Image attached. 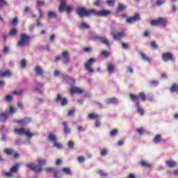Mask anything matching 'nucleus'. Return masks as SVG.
I'll return each mask as SVG.
<instances>
[{
    "mask_svg": "<svg viewBox=\"0 0 178 178\" xmlns=\"http://www.w3.org/2000/svg\"><path fill=\"white\" fill-rule=\"evenodd\" d=\"M76 13L80 16V17H84V16H108V15H111V11L109 10H101L99 12H97L95 9L87 10L84 8H79L76 10Z\"/></svg>",
    "mask_w": 178,
    "mask_h": 178,
    "instance_id": "obj_1",
    "label": "nucleus"
},
{
    "mask_svg": "<svg viewBox=\"0 0 178 178\" xmlns=\"http://www.w3.org/2000/svg\"><path fill=\"white\" fill-rule=\"evenodd\" d=\"M29 41H30V37L29 35H25V34H22L21 39L17 42V46L18 47H26V46L29 45Z\"/></svg>",
    "mask_w": 178,
    "mask_h": 178,
    "instance_id": "obj_2",
    "label": "nucleus"
},
{
    "mask_svg": "<svg viewBox=\"0 0 178 178\" xmlns=\"http://www.w3.org/2000/svg\"><path fill=\"white\" fill-rule=\"evenodd\" d=\"M167 23H168V21L166 20V19L162 18V17L150 21V24L152 26H158L159 24L161 26H165L166 25Z\"/></svg>",
    "mask_w": 178,
    "mask_h": 178,
    "instance_id": "obj_3",
    "label": "nucleus"
},
{
    "mask_svg": "<svg viewBox=\"0 0 178 178\" xmlns=\"http://www.w3.org/2000/svg\"><path fill=\"white\" fill-rule=\"evenodd\" d=\"M19 168H20V164H15L10 169L9 172H4L5 176L7 177H12V176H13V173H16V172L19 170Z\"/></svg>",
    "mask_w": 178,
    "mask_h": 178,
    "instance_id": "obj_4",
    "label": "nucleus"
},
{
    "mask_svg": "<svg viewBox=\"0 0 178 178\" xmlns=\"http://www.w3.org/2000/svg\"><path fill=\"white\" fill-rule=\"evenodd\" d=\"M15 133L16 134H25L26 137H33V134L30 132V130L24 129V128L15 129Z\"/></svg>",
    "mask_w": 178,
    "mask_h": 178,
    "instance_id": "obj_5",
    "label": "nucleus"
},
{
    "mask_svg": "<svg viewBox=\"0 0 178 178\" xmlns=\"http://www.w3.org/2000/svg\"><path fill=\"white\" fill-rule=\"evenodd\" d=\"M93 63H95V58H90L88 61L85 63V67L89 73H92L94 72V70L91 68V66H92Z\"/></svg>",
    "mask_w": 178,
    "mask_h": 178,
    "instance_id": "obj_6",
    "label": "nucleus"
},
{
    "mask_svg": "<svg viewBox=\"0 0 178 178\" xmlns=\"http://www.w3.org/2000/svg\"><path fill=\"white\" fill-rule=\"evenodd\" d=\"M26 168L29 169H31L34 172H36V173H38V172H41L42 170V168L40 165H37L35 164H26Z\"/></svg>",
    "mask_w": 178,
    "mask_h": 178,
    "instance_id": "obj_7",
    "label": "nucleus"
},
{
    "mask_svg": "<svg viewBox=\"0 0 178 178\" xmlns=\"http://www.w3.org/2000/svg\"><path fill=\"white\" fill-rule=\"evenodd\" d=\"M137 20H140V15L135 14L134 17L127 19V23L131 24V23H134V22H137Z\"/></svg>",
    "mask_w": 178,
    "mask_h": 178,
    "instance_id": "obj_8",
    "label": "nucleus"
},
{
    "mask_svg": "<svg viewBox=\"0 0 178 178\" xmlns=\"http://www.w3.org/2000/svg\"><path fill=\"white\" fill-rule=\"evenodd\" d=\"M83 91L80 88L74 87L70 89L71 95H74V94H83Z\"/></svg>",
    "mask_w": 178,
    "mask_h": 178,
    "instance_id": "obj_9",
    "label": "nucleus"
},
{
    "mask_svg": "<svg viewBox=\"0 0 178 178\" xmlns=\"http://www.w3.org/2000/svg\"><path fill=\"white\" fill-rule=\"evenodd\" d=\"M111 35H113L114 40H121V38H123V37H124V32H120L118 34H115L113 33V31H111Z\"/></svg>",
    "mask_w": 178,
    "mask_h": 178,
    "instance_id": "obj_10",
    "label": "nucleus"
},
{
    "mask_svg": "<svg viewBox=\"0 0 178 178\" xmlns=\"http://www.w3.org/2000/svg\"><path fill=\"white\" fill-rule=\"evenodd\" d=\"M173 59V56L170 53H165L163 54V60L164 62H168V60H172Z\"/></svg>",
    "mask_w": 178,
    "mask_h": 178,
    "instance_id": "obj_11",
    "label": "nucleus"
},
{
    "mask_svg": "<svg viewBox=\"0 0 178 178\" xmlns=\"http://www.w3.org/2000/svg\"><path fill=\"white\" fill-rule=\"evenodd\" d=\"M56 101H61V105H63V106L67 104V99H66V98L62 99V96H60V95H57Z\"/></svg>",
    "mask_w": 178,
    "mask_h": 178,
    "instance_id": "obj_12",
    "label": "nucleus"
},
{
    "mask_svg": "<svg viewBox=\"0 0 178 178\" xmlns=\"http://www.w3.org/2000/svg\"><path fill=\"white\" fill-rule=\"evenodd\" d=\"M66 9V1L65 0H60V5L59 6V12L62 13L63 10Z\"/></svg>",
    "mask_w": 178,
    "mask_h": 178,
    "instance_id": "obj_13",
    "label": "nucleus"
},
{
    "mask_svg": "<svg viewBox=\"0 0 178 178\" xmlns=\"http://www.w3.org/2000/svg\"><path fill=\"white\" fill-rule=\"evenodd\" d=\"M165 163L167 166H169V168H175L177 165L176 161H165Z\"/></svg>",
    "mask_w": 178,
    "mask_h": 178,
    "instance_id": "obj_14",
    "label": "nucleus"
},
{
    "mask_svg": "<svg viewBox=\"0 0 178 178\" xmlns=\"http://www.w3.org/2000/svg\"><path fill=\"white\" fill-rule=\"evenodd\" d=\"M46 172H47V173H49V172H52V173H54V178H59V176L58 175V174L55 173V169L52 168H46Z\"/></svg>",
    "mask_w": 178,
    "mask_h": 178,
    "instance_id": "obj_15",
    "label": "nucleus"
},
{
    "mask_svg": "<svg viewBox=\"0 0 178 178\" xmlns=\"http://www.w3.org/2000/svg\"><path fill=\"white\" fill-rule=\"evenodd\" d=\"M6 119H8V113H2L0 114L1 122H6Z\"/></svg>",
    "mask_w": 178,
    "mask_h": 178,
    "instance_id": "obj_16",
    "label": "nucleus"
},
{
    "mask_svg": "<svg viewBox=\"0 0 178 178\" xmlns=\"http://www.w3.org/2000/svg\"><path fill=\"white\" fill-rule=\"evenodd\" d=\"M9 76H12V72H10V71L0 72V77H9Z\"/></svg>",
    "mask_w": 178,
    "mask_h": 178,
    "instance_id": "obj_17",
    "label": "nucleus"
},
{
    "mask_svg": "<svg viewBox=\"0 0 178 178\" xmlns=\"http://www.w3.org/2000/svg\"><path fill=\"white\" fill-rule=\"evenodd\" d=\"M63 56L65 59V63H69V53L67 51H64L63 53Z\"/></svg>",
    "mask_w": 178,
    "mask_h": 178,
    "instance_id": "obj_18",
    "label": "nucleus"
},
{
    "mask_svg": "<svg viewBox=\"0 0 178 178\" xmlns=\"http://www.w3.org/2000/svg\"><path fill=\"white\" fill-rule=\"evenodd\" d=\"M35 72L37 74L41 75L42 73H44V71L40 66H36L35 68Z\"/></svg>",
    "mask_w": 178,
    "mask_h": 178,
    "instance_id": "obj_19",
    "label": "nucleus"
},
{
    "mask_svg": "<svg viewBox=\"0 0 178 178\" xmlns=\"http://www.w3.org/2000/svg\"><path fill=\"white\" fill-rule=\"evenodd\" d=\"M47 16L49 19H54L56 17L57 15H56V13L54 11H49L47 14Z\"/></svg>",
    "mask_w": 178,
    "mask_h": 178,
    "instance_id": "obj_20",
    "label": "nucleus"
},
{
    "mask_svg": "<svg viewBox=\"0 0 178 178\" xmlns=\"http://www.w3.org/2000/svg\"><path fill=\"white\" fill-rule=\"evenodd\" d=\"M106 103L109 104H118V100L115 98H111L108 99L106 101Z\"/></svg>",
    "mask_w": 178,
    "mask_h": 178,
    "instance_id": "obj_21",
    "label": "nucleus"
},
{
    "mask_svg": "<svg viewBox=\"0 0 178 178\" xmlns=\"http://www.w3.org/2000/svg\"><path fill=\"white\" fill-rule=\"evenodd\" d=\"M99 40H100L101 42H103V44H105V45H107V47H109V42L108 41V39L106 38H98Z\"/></svg>",
    "mask_w": 178,
    "mask_h": 178,
    "instance_id": "obj_22",
    "label": "nucleus"
},
{
    "mask_svg": "<svg viewBox=\"0 0 178 178\" xmlns=\"http://www.w3.org/2000/svg\"><path fill=\"white\" fill-rule=\"evenodd\" d=\"M63 126H64V131L67 134H69L70 133V128L67 127V123L66 122H63Z\"/></svg>",
    "mask_w": 178,
    "mask_h": 178,
    "instance_id": "obj_23",
    "label": "nucleus"
},
{
    "mask_svg": "<svg viewBox=\"0 0 178 178\" xmlns=\"http://www.w3.org/2000/svg\"><path fill=\"white\" fill-rule=\"evenodd\" d=\"M62 171L65 173V175H67L68 176L72 175V171L68 168H63Z\"/></svg>",
    "mask_w": 178,
    "mask_h": 178,
    "instance_id": "obj_24",
    "label": "nucleus"
},
{
    "mask_svg": "<svg viewBox=\"0 0 178 178\" xmlns=\"http://www.w3.org/2000/svg\"><path fill=\"white\" fill-rule=\"evenodd\" d=\"M136 108L138 113H140L141 115H144V111L141 109V107H140V104L138 102H136Z\"/></svg>",
    "mask_w": 178,
    "mask_h": 178,
    "instance_id": "obj_25",
    "label": "nucleus"
},
{
    "mask_svg": "<svg viewBox=\"0 0 178 178\" xmlns=\"http://www.w3.org/2000/svg\"><path fill=\"white\" fill-rule=\"evenodd\" d=\"M38 163L40 166H42L47 163V161L42 159H38Z\"/></svg>",
    "mask_w": 178,
    "mask_h": 178,
    "instance_id": "obj_26",
    "label": "nucleus"
},
{
    "mask_svg": "<svg viewBox=\"0 0 178 178\" xmlns=\"http://www.w3.org/2000/svg\"><path fill=\"white\" fill-rule=\"evenodd\" d=\"M49 140H50V141H53L54 143H55L56 141V136L54 135V134H50L49 135Z\"/></svg>",
    "mask_w": 178,
    "mask_h": 178,
    "instance_id": "obj_27",
    "label": "nucleus"
},
{
    "mask_svg": "<svg viewBox=\"0 0 178 178\" xmlns=\"http://www.w3.org/2000/svg\"><path fill=\"white\" fill-rule=\"evenodd\" d=\"M79 29H90V25L86 22H82L79 26Z\"/></svg>",
    "mask_w": 178,
    "mask_h": 178,
    "instance_id": "obj_28",
    "label": "nucleus"
},
{
    "mask_svg": "<svg viewBox=\"0 0 178 178\" xmlns=\"http://www.w3.org/2000/svg\"><path fill=\"white\" fill-rule=\"evenodd\" d=\"M89 119H97L98 118V114H95L94 113H91L88 114Z\"/></svg>",
    "mask_w": 178,
    "mask_h": 178,
    "instance_id": "obj_29",
    "label": "nucleus"
},
{
    "mask_svg": "<svg viewBox=\"0 0 178 178\" xmlns=\"http://www.w3.org/2000/svg\"><path fill=\"white\" fill-rule=\"evenodd\" d=\"M113 69H114V67H113V64H109L108 65L107 70L110 74H111V73L113 72Z\"/></svg>",
    "mask_w": 178,
    "mask_h": 178,
    "instance_id": "obj_30",
    "label": "nucleus"
},
{
    "mask_svg": "<svg viewBox=\"0 0 178 178\" xmlns=\"http://www.w3.org/2000/svg\"><path fill=\"white\" fill-rule=\"evenodd\" d=\"M126 9V6L122 3H118V10H124Z\"/></svg>",
    "mask_w": 178,
    "mask_h": 178,
    "instance_id": "obj_31",
    "label": "nucleus"
},
{
    "mask_svg": "<svg viewBox=\"0 0 178 178\" xmlns=\"http://www.w3.org/2000/svg\"><path fill=\"white\" fill-rule=\"evenodd\" d=\"M4 152H5L7 155H12V154H13V149H4Z\"/></svg>",
    "mask_w": 178,
    "mask_h": 178,
    "instance_id": "obj_32",
    "label": "nucleus"
},
{
    "mask_svg": "<svg viewBox=\"0 0 178 178\" xmlns=\"http://www.w3.org/2000/svg\"><path fill=\"white\" fill-rule=\"evenodd\" d=\"M17 31L16 29H13L9 31V35H16Z\"/></svg>",
    "mask_w": 178,
    "mask_h": 178,
    "instance_id": "obj_33",
    "label": "nucleus"
},
{
    "mask_svg": "<svg viewBox=\"0 0 178 178\" xmlns=\"http://www.w3.org/2000/svg\"><path fill=\"white\" fill-rule=\"evenodd\" d=\"M29 122H30V119L27 120H22L19 121H17V123H21L22 124H25V123H29Z\"/></svg>",
    "mask_w": 178,
    "mask_h": 178,
    "instance_id": "obj_34",
    "label": "nucleus"
},
{
    "mask_svg": "<svg viewBox=\"0 0 178 178\" xmlns=\"http://www.w3.org/2000/svg\"><path fill=\"white\" fill-rule=\"evenodd\" d=\"M140 163H141L142 166H145V168H149V166H151V164L145 162V161H142L140 162Z\"/></svg>",
    "mask_w": 178,
    "mask_h": 178,
    "instance_id": "obj_35",
    "label": "nucleus"
},
{
    "mask_svg": "<svg viewBox=\"0 0 178 178\" xmlns=\"http://www.w3.org/2000/svg\"><path fill=\"white\" fill-rule=\"evenodd\" d=\"M131 99H133V101H138V96L134 95V94L130 95Z\"/></svg>",
    "mask_w": 178,
    "mask_h": 178,
    "instance_id": "obj_36",
    "label": "nucleus"
},
{
    "mask_svg": "<svg viewBox=\"0 0 178 178\" xmlns=\"http://www.w3.org/2000/svg\"><path fill=\"white\" fill-rule=\"evenodd\" d=\"M38 86L39 88H36V91H38L39 92H42V85L41 83H38Z\"/></svg>",
    "mask_w": 178,
    "mask_h": 178,
    "instance_id": "obj_37",
    "label": "nucleus"
},
{
    "mask_svg": "<svg viewBox=\"0 0 178 178\" xmlns=\"http://www.w3.org/2000/svg\"><path fill=\"white\" fill-rule=\"evenodd\" d=\"M54 147H56V148H58V149H62V145L56 141L54 142Z\"/></svg>",
    "mask_w": 178,
    "mask_h": 178,
    "instance_id": "obj_38",
    "label": "nucleus"
},
{
    "mask_svg": "<svg viewBox=\"0 0 178 178\" xmlns=\"http://www.w3.org/2000/svg\"><path fill=\"white\" fill-rule=\"evenodd\" d=\"M154 143H157L161 141V135H156L154 139Z\"/></svg>",
    "mask_w": 178,
    "mask_h": 178,
    "instance_id": "obj_39",
    "label": "nucleus"
},
{
    "mask_svg": "<svg viewBox=\"0 0 178 178\" xmlns=\"http://www.w3.org/2000/svg\"><path fill=\"white\" fill-rule=\"evenodd\" d=\"M141 56L143 58V59L144 60H147V62H149L151 60L149 59V58H148L147 56H146L145 54H144L143 53L141 54Z\"/></svg>",
    "mask_w": 178,
    "mask_h": 178,
    "instance_id": "obj_40",
    "label": "nucleus"
},
{
    "mask_svg": "<svg viewBox=\"0 0 178 178\" xmlns=\"http://www.w3.org/2000/svg\"><path fill=\"white\" fill-rule=\"evenodd\" d=\"M139 97H140L143 101H145L147 99V97H145V94L144 92L140 93Z\"/></svg>",
    "mask_w": 178,
    "mask_h": 178,
    "instance_id": "obj_41",
    "label": "nucleus"
},
{
    "mask_svg": "<svg viewBox=\"0 0 178 178\" xmlns=\"http://www.w3.org/2000/svg\"><path fill=\"white\" fill-rule=\"evenodd\" d=\"M107 3L109 6H113L115 5V0H108Z\"/></svg>",
    "mask_w": 178,
    "mask_h": 178,
    "instance_id": "obj_42",
    "label": "nucleus"
},
{
    "mask_svg": "<svg viewBox=\"0 0 178 178\" xmlns=\"http://www.w3.org/2000/svg\"><path fill=\"white\" fill-rule=\"evenodd\" d=\"M78 161L79 163H83V162L86 161V159L84 158V156H79L78 157Z\"/></svg>",
    "mask_w": 178,
    "mask_h": 178,
    "instance_id": "obj_43",
    "label": "nucleus"
},
{
    "mask_svg": "<svg viewBox=\"0 0 178 178\" xmlns=\"http://www.w3.org/2000/svg\"><path fill=\"white\" fill-rule=\"evenodd\" d=\"M118 133V129H113L110 132V136H116Z\"/></svg>",
    "mask_w": 178,
    "mask_h": 178,
    "instance_id": "obj_44",
    "label": "nucleus"
},
{
    "mask_svg": "<svg viewBox=\"0 0 178 178\" xmlns=\"http://www.w3.org/2000/svg\"><path fill=\"white\" fill-rule=\"evenodd\" d=\"M26 63H27V62L26 61V60H22L21 62L22 67H23L24 69V67H26Z\"/></svg>",
    "mask_w": 178,
    "mask_h": 178,
    "instance_id": "obj_45",
    "label": "nucleus"
},
{
    "mask_svg": "<svg viewBox=\"0 0 178 178\" xmlns=\"http://www.w3.org/2000/svg\"><path fill=\"white\" fill-rule=\"evenodd\" d=\"M12 96L10 95H7V97H6V101H7V102H10V101H12Z\"/></svg>",
    "mask_w": 178,
    "mask_h": 178,
    "instance_id": "obj_46",
    "label": "nucleus"
},
{
    "mask_svg": "<svg viewBox=\"0 0 178 178\" xmlns=\"http://www.w3.org/2000/svg\"><path fill=\"white\" fill-rule=\"evenodd\" d=\"M73 9V7L72 6H68L65 8L66 13H70L72 12V10Z\"/></svg>",
    "mask_w": 178,
    "mask_h": 178,
    "instance_id": "obj_47",
    "label": "nucleus"
},
{
    "mask_svg": "<svg viewBox=\"0 0 178 178\" xmlns=\"http://www.w3.org/2000/svg\"><path fill=\"white\" fill-rule=\"evenodd\" d=\"M106 154H108V149H104V150H102V151L101 152V155H102V156L106 155Z\"/></svg>",
    "mask_w": 178,
    "mask_h": 178,
    "instance_id": "obj_48",
    "label": "nucleus"
},
{
    "mask_svg": "<svg viewBox=\"0 0 178 178\" xmlns=\"http://www.w3.org/2000/svg\"><path fill=\"white\" fill-rule=\"evenodd\" d=\"M152 48H154V49H158V45H156L155 41L152 42Z\"/></svg>",
    "mask_w": 178,
    "mask_h": 178,
    "instance_id": "obj_49",
    "label": "nucleus"
},
{
    "mask_svg": "<svg viewBox=\"0 0 178 178\" xmlns=\"http://www.w3.org/2000/svg\"><path fill=\"white\" fill-rule=\"evenodd\" d=\"M102 55H103L104 56L107 57V56H109L110 53L106 51H104L102 52Z\"/></svg>",
    "mask_w": 178,
    "mask_h": 178,
    "instance_id": "obj_50",
    "label": "nucleus"
},
{
    "mask_svg": "<svg viewBox=\"0 0 178 178\" xmlns=\"http://www.w3.org/2000/svg\"><path fill=\"white\" fill-rule=\"evenodd\" d=\"M68 147L69 148H73V147H74V143H73V141L70 140L68 143Z\"/></svg>",
    "mask_w": 178,
    "mask_h": 178,
    "instance_id": "obj_51",
    "label": "nucleus"
},
{
    "mask_svg": "<svg viewBox=\"0 0 178 178\" xmlns=\"http://www.w3.org/2000/svg\"><path fill=\"white\" fill-rule=\"evenodd\" d=\"M137 132L138 133V134H143V133H144V128L138 129Z\"/></svg>",
    "mask_w": 178,
    "mask_h": 178,
    "instance_id": "obj_52",
    "label": "nucleus"
},
{
    "mask_svg": "<svg viewBox=\"0 0 178 178\" xmlns=\"http://www.w3.org/2000/svg\"><path fill=\"white\" fill-rule=\"evenodd\" d=\"M100 5H101V1H99V0L96 1L94 3L95 6H99Z\"/></svg>",
    "mask_w": 178,
    "mask_h": 178,
    "instance_id": "obj_53",
    "label": "nucleus"
},
{
    "mask_svg": "<svg viewBox=\"0 0 178 178\" xmlns=\"http://www.w3.org/2000/svg\"><path fill=\"white\" fill-rule=\"evenodd\" d=\"M13 94L15 95H19L22 94V91L21 90H14Z\"/></svg>",
    "mask_w": 178,
    "mask_h": 178,
    "instance_id": "obj_54",
    "label": "nucleus"
},
{
    "mask_svg": "<svg viewBox=\"0 0 178 178\" xmlns=\"http://www.w3.org/2000/svg\"><path fill=\"white\" fill-rule=\"evenodd\" d=\"M163 1H162V0H157V1H156V5L158 6H161V5H162V3H163Z\"/></svg>",
    "mask_w": 178,
    "mask_h": 178,
    "instance_id": "obj_55",
    "label": "nucleus"
},
{
    "mask_svg": "<svg viewBox=\"0 0 178 178\" xmlns=\"http://www.w3.org/2000/svg\"><path fill=\"white\" fill-rule=\"evenodd\" d=\"M99 175H100V176H107L106 173L104 172L102 170L99 171Z\"/></svg>",
    "mask_w": 178,
    "mask_h": 178,
    "instance_id": "obj_56",
    "label": "nucleus"
},
{
    "mask_svg": "<svg viewBox=\"0 0 178 178\" xmlns=\"http://www.w3.org/2000/svg\"><path fill=\"white\" fill-rule=\"evenodd\" d=\"M122 48H124V49H127V48H129V44L127 43H122Z\"/></svg>",
    "mask_w": 178,
    "mask_h": 178,
    "instance_id": "obj_57",
    "label": "nucleus"
},
{
    "mask_svg": "<svg viewBox=\"0 0 178 178\" xmlns=\"http://www.w3.org/2000/svg\"><path fill=\"white\" fill-rule=\"evenodd\" d=\"M10 113H15V108L13 106H10Z\"/></svg>",
    "mask_w": 178,
    "mask_h": 178,
    "instance_id": "obj_58",
    "label": "nucleus"
},
{
    "mask_svg": "<svg viewBox=\"0 0 178 178\" xmlns=\"http://www.w3.org/2000/svg\"><path fill=\"white\" fill-rule=\"evenodd\" d=\"M38 6H44V1H38Z\"/></svg>",
    "mask_w": 178,
    "mask_h": 178,
    "instance_id": "obj_59",
    "label": "nucleus"
},
{
    "mask_svg": "<svg viewBox=\"0 0 178 178\" xmlns=\"http://www.w3.org/2000/svg\"><path fill=\"white\" fill-rule=\"evenodd\" d=\"M152 86H158L159 83L156 81H153L151 82Z\"/></svg>",
    "mask_w": 178,
    "mask_h": 178,
    "instance_id": "obj_60",
    "label": "nucleus"
},
{
    "mask_svg": "<svg viewBox=\"0 0 178 178\" xmlns=\"http://www.w3.org/2000/svg\"><path fill=\"white\" fill-rule=\"evenodd\" d=\"M12 23L13 24H16V23H17V18L13 19Z\"/></svg>",
    "mask_w": 178,
    "mask_h": 178,
    "instance_id": "obj_61",
    "label": "nucleus"
},
{
    "mask_svg": "<svg viewBox=\"0 0 178 178\" xmlns=\"http://www.w3.org/2000/svg\"><path fill=\"white\" fill-rule=\"evenodd\" d=\"M67 80H69V81H71L72 83H74V79L71 77L67 76Z\"/></svg>",
    "mask_w": 178,
    "mask_h": 178,
    "instance_id": "obj_62",
    "label": "nucleus"
},
{
    "mask_svg": "<svg viewBox=\"0 0 178 178\" xmlns=\"http://www.w3.org/2000/svg\"><path fill=\"white\" fill-rule=\"evenodd\" d=\"M0 5H6V1L5 0H0Z\"/></svg>",
    "mask_w": 178,
    "mask_h": 178,
    "instance_id": "obj_63",
    "label": "nucleus"
},
{
    "mask_svg": "<svg viewBox=\"0 0 178 178\" xmlns=\"http://www.w3.org/2000/svg\"><path fill=\"white\" fill-rule=\"evenodd\" d=\"M85 52H90L91 51V49L90 47H86L83 49Z\"/></svg>",
    "mask_w": 178,
    "mask_h": 178,
    "instance_id": "obj_64",
    "label": "nucleus"
}]
</instances>
